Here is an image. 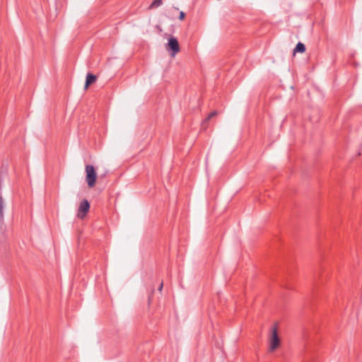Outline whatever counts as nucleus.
Listing matches in <instances>:
<instances>
[{
  "instance_id": "obj_1",
  "label": "nucleus",
  "mask_w": 362,
  "mask_h": 362,
  "mask_svg": "<svg viewBox=\"0 0 362 362\" xmlns=\"http://www.w3.org/2000/svg\"><path fill=\"white\" fill-rule=\"evenodd\" d=\"M269 351H274L280 345V338L278 335L276 327H274L269 340Z\"/></svg>"
},
{
  "instance_id": "obj_2",
  "label": "nucleus",
  "mask_w": 362,
  "mask_h": 362,
  "mask_svg": "<svg viewBox=\"0 0 362 362\" xmlns=\"http://www.w3.org/2000/svg\"><path fill=\"white\" fill-rule=\"evenodd\" d=\"M86 173L88 185L90 187H92L95 185L96 180V173L93 166L90 165H87L86 166Z\"/></svg>"
},
{
  "instance_id": "obj_3",
  "label": "nucleus",
  "mask_w": 362,
  "mask_h": 362,
  "mask_svg": "<svg viewBox=\"0 0 362 362\" xmlns=\"http://www.w3.org/2000/svg\"><path fill=\"white\" fill-rule=\"evenodd\" d=\"M167 49L172 51V56H175L180 51L179 43L175 37H170L168 39V42L167 44Z\"/></svg>"
},
{
  "instance_id": "obj_4",
  "label": "nucleus",
  "mask_w": 362,
  "mask_h": 362,
  "mask_svg": "<svg viewBox=\"0 0 362 362\" xmlns=\"http://www.w3.org/2000/svg\"><path fill=\"white\" fill-rule=\"evenodd\" d=\"M5 202L1 196H0V233L4 234L5 231L4 226V209H5Z\"/></svg>"
},
{
  "instance_id": "obj_5",
  "label": "nucleus",
  "mask_w": 362,
  "mask_h": 362,
  "mask_svg": "<svg viewBox=\"0 0 362 362\" xmlns=\"http://www.w3.org/2000/svg\"><path fill=\"white\" fill-rule=\"evenodd\" d=\"M90 204L87 200H83L81 202L78 211V217L83 218L86 214L89 211Z\"/></svg>"
},
{
  "instance_id": "obj_6",
  "label": "nucleus",
  "mask_w": 362,
  "mask_h": 362,
  "mask_svg": "<svg viewBox=\"0 0 362 362\" xmlns=\"http://www.w3.org/2000/svg\"><path fill=\"white\" fill-rule=\"evenodd\" d=\"M96 80V76L91 74H88L86 76V84H85V88H88V87L93 83Z\"/></svg>"
},
{
  "instance_id": "obj_7",
  "label": "nucleus",
  "mask_w": 362,
  "mask_h": 362,
  "mask_svg": "<svg viewBox=\"0 0 362 362\" xmlns=\"http://www.w3.org/2000/svg\"><path fill=\"white\" fill-rule=\"evenodd\" d=\"M305 50V45L301 43V42H298L296 47V48L294 49V53L295 52H304Z\"/></svg>"
},
{
  "instance_id": "obj_8",
  "label": "nucleus",
  "mask_w": 362,
  "mask_h": 362,
  "mask_svg": "<svg viewBox=\"0 0 362 362\" xmlns=\"http://www.w3.org/2000/svg\"><path fill=\"white\" fill-rule=\"evenodd\" d=\"M217 115L216 111H214L211 113L209 114V115L204 119V121L202 122V128H206V122L213 117L216 116Z\"/></svg>"
},
{
  "instance_id": "obj_9",
  "label": "nucleus",
  "mask_w": 362,
  "mask_h": 362,
  "mask_svg": "<svg viewBox=\"0 0 362 362\" xmlns=\"http://www.w3.org/2000/svg\"><path fill=\"white\" fill-rule=\"evenodd\" d=\"M162 4V0H154L149 6V8H157Z\"/></svg>"
},
{
  "instance_id": "obj_10",
  "label": "nucleus",
  "mask_w": 362,
  "mask_h": 362,
  "mask_svg": "<svg viewBox=\"0 0 362 362\" xmlns=\"http://www.w3.org/2000/svg\"><path fill=\"white\" fill-rule=\"evenodd\" d=\"M185 14L183 11H181L180 13V16H179V19L180 20H183L185 18Z\"/></svg>"
},
{
  "instance_id": "obj_11",
  "label": "nucleus",
  "mask_w": 362,
  "mask_h": 362,
  "mask_svg": "<svg viewBox=\"0 0 362 362\" xmlns=\"http://www.w3.org/2000/svg\"><path fill=\"white\" fill-rule=\"evenodd\" d=\"M163 283H161V284H160L159 287H158V290H159L160 291H162V289H163Z\"/></svg>"
}]
</instances>
